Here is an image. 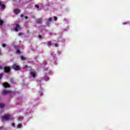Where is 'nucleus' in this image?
<instances>
[{
  "label": "nucleus",
  "instance_id": "7ed1b4c3",
  "mask_svg": "<svg viewBox=\"0 0 130 130\" xmlns=\"http://www.w3.org/2000/svg\"><path fill=\"white\" fill-rule=\"evenodd\" d=\"M4 72L5 73H8L11 72V68L10 67H4Z\"/></svg>",
  "mask_w": 130,
  "mask_h": 130
},
{
  "label": "nucleus",
  "instance_id": "f03ea898",
  "mask_svg": "<svg viewBox=\"0 0 130 130\" xmlns=\"http://www.w3.org/2000/svg\"><path fill=\"white\" fill-rule=\"evenodd\" d=\"M10 117H11V115H5L2 116V119H5V120H9Z\"/></svg>",
  "mask_w": 130,
  "mask_h": 130
},
{
  "label": "nucleus",
  "instance_id": "4468645a",
  "mask_svg": "<svg viewBox=\"0 0 130 130\" xmlns=\"http://www.w3.org/2000/svg\"><path fill=\"white\" fill-rule=\"evenodd\" d=\"M25 57H24V56H21V60H25Z\"/></svg>",
  "mask_w": 130,
  "mask_h": 130
},
{
  "label": "nucleus",
  "instance_id": "dca6fc26",
  "mask_svg": "<svg viewBox=\"0 0 130 130\" xmlns=\"http://www.w3.org/2000/svg\"><path fill=\"white\" fill-rule=\"evenodd\" d=\"M48 21L49 22H52V18H51V17H49L48 18Z\"/></svg>",
  "mask_w": 130,
  "mask_h": 130
},
{
  "label": "nucleus",
  "instance_id": "0eeeda50",
  "mask_svg": "<svg viewBox=\"0 0 130 130\" xmlns=\"http://www.w3.org/2000/svg\"><path fill=\"white\" fill-rule=\"evenodd\" d=\"M37 24H42V18H39L36 20Z\"/></svg>",
  "mask_w": 130,
  "mask_h": 130
},
{
  "label": "nucleus",
  "instance_id": "20e7f679",
  "mask_svg": "<svg viewBox=\"0 0 130 130\" xmlns=\"http://www.w3.org/2000/svg\"><path fill=\"white\" fill-rule=\"evenodd\" d=\"M8 93H12V91L11 90H4L2 92V94L3 95H6L8 94Z\"/></svg>",
  "mask_w": 130,
  "mask_h": 130
},
{
  "label": "nucleus",
  "instance_id": "a878e982",
  "mask_svg": "<svg viewBox=\"0 0 130 130\" xmlns=\"http://www.w3.org/2000/svg\"><path fill=\"white\" fill-rule=\"evenodd\" d=\"M35 7H36V8H38V9L39 8V6L37 5H36Z\"/></svg>",
  "mask_w": 130,
  "mask_h": 130
},
{
  "label": "nucleus",
  "instance_id": "a211bd4d",
  "mask_svg": "<svg viewBox=\"0 0 130 130\" xmlns=\"http://www.w3.org/2000/svg\"><path fill=\"white\" fill-rule=\"evenodd\" d=\"M54 20L55 21H57V17L54 16Z\"/></svg>",
  "mask_w": 130,
  "mask_h": 130
},
{
  "label": "nucleus",
  "instance_id": "423d86ee",
  "mask_svg": "<svg viewBox=\"0 0 130 130\" xmlns=\"http://www.w3.org/2000/svg\"><path fill=\"white\" fill-rule=\"evenodd\" d=\"M18 29H21V26H20L19 24H16L15 31H16V32H18V31H19Z\"/></svg>",
  "mask_w": 130,
  "mask_h": 130
},
{
  "label": "nucleus",
  "instance_id": "1a4fd4ad",
  "mask_svg": "<svg viewBox=\"0 0 130 130\" xmlns=\"http://www.w3.org/2000/svg\"><path fill=\"white\" fill-rule=\"evenodd\" d=\"M21 12V11L19 9H14V14H19V13Z\"/></svg>",
  "mask_w": 130,
  "mask_h": 130
},
{
  "label": "nucleus",
  "instance_id": "6e6552de",
  "mask_svg": "<svg viewBox=\"0 0 130 130\" xmlns=\"http://www.w3.org/2000/svg\"><path fill=\"white\" fill-rule=\"evenodd\" d=\"M30 75L32 77V78H35L36 77V72H30Z\"/></svg>",
  "mask_w": 130,
  "mask_h": 130
},
{
  "label": "nucleus",
  "instance_id": "4be33fe9",
  "mask_svg": "<svg viewBox=\"0 0 130 130\" xmlns=\"http://www.w3.org/2000/svg\"><path fill=\"white\" fill-rule=\"evenodd\" d=\"M23 35V33H22V32H20L19 34V36H22Z\"/></svg>",
  "mask_w": 130,
  "mask_h": 130
},
{
  "label": "nucleus",
  "instance_id": "f8f14e48",
  "mask_svg": "<svg viewBox=\"0 0 130 130\" xmlns=\"http://www.w3.org/2000/svg\"><path fill=\"white\" fill-rule=\"evenodd\" d=\"M22 127V124L19 123L17 125V128H21Z\"/></svg>",
  "mask_w": 130,
  "mask_h": 130
},
{
  "label": "nucleus",
  "instance_id": "39448f33",
  "mask_svg": "<svg viewBox=\"0 0 130 130\" xmlns=\"http://www.w3.org/2000/svg\"><path fill=\"white\" fill-rule=\"evenodd\" d=\"M3 86L4 88H10V85L7 82H5L3 83Z\"/></svg>",
  "mask_w": 130,
  "mask_h": 130
},
{
  "label": "nucleus",
  "instance_id": "2eb2a0df",
  "mask_svg": "<svg viewBox=\"0 0 130 130\" xmlns=\"http://www.w3.org/2000/svg\"><path fill=\"white\" fill-rule=\"evenodd\" d=\"M22 119H23V117H22V116H20V117H19L18 118V120L19 121L22 120Z\"/></svg>",
  "mask_w": 130,
  "mask_h": 130
},
{
  "label": "nucleus",
  "instance_id": "cd10ccee",
  "mask_svg": "<svg viewBox=\"0 0 130 130\" xmlns=\"http://www.w3.org/2000/svg\"><path fill=\"white\" fill-rule=\"evenodd\" d=\"M20 17H21V18L23 17H24V15L21 14V15H20Z\"/></svg>",
  "mask_w": 130,
  "mask_h": 130
},
{
  "label": "nucleus",
  "instance_id": "f3484780",
  "mask_svg": "<svg viewBox=\"0 0 130 130\" xmlns=\"http://www.w3.org/2000/svg\"><path fill=\"white\" fill-rule=\"evenodd\" d=\"M17 53H18V54H20V53H21V51H20V50H17L16 51Z\"/></svg>",
  "mask_w": 130,
  "mask_h": 130
},
{
  "label": "nucleus",
  "instance_id": "ddd939ff",
  "mask_svg": "<svg viewBox=\"0 0 130 130\" xmlns=\"http://www.w3.org/2000/svg\"><path fill=\"white\" fill-rule=\"evenodd\" d=\"M4 107H5V105L3 104H0V108H3Z\"/></svg>",
  "mask_w": 130,
  "mask_h": 130
},
{
  "label": "nucleus",
  "instance_id": "f257e3e1",
  "mask_svg": "<svg viewBox=\"0 0 130 130\" xmlns=\"http://www.w3.org/2000/svg\"><path fill=\"white\" fill-rule=\"evenodd\" d=\"M12 69H13V70H15V71H19L20 68L19 65L17 64H14L12 66Z\"/></svg>",
  "mask_w": 130,
  "mask_h": 130
},
{
  "label": "nucleus",
  "instance_id": "412c9836",
  "mask_svg": "<svg viewBox=\"0 0 130 130\" xmlns=\"http://www.w3.org/2000/svg\"><path fill=\"white\" fill-rule=\"evenodd\" d=\"M2 46H3V47H6V44H3Z\"/></svg>",
  "mask_w": 130,
  "mask_h": 130
},
{
  "label": "nucleus",
  "instance_id": "9d476101",
  "mask_svg": "<svg viewBox=\"0 0 130 130\" xmlns=\"http://www.w3.org/2000/svg\"><path fill=\"white\" fill-rule=\"evenodd\" d=\"M0 7H1V8H2V9L6 8V5L4 4H2V1H0Z\"/></svg>",
  "mask_w": 130,
  "mask_h": 130
},
{
  "label": "nucleus",
  "instance_id": "6ab92c4d",
  "mask_svg": "<svg viewBox=\"0 0 130 130\" xmlns=\"http://www.w3.org/2000/svg\"><path fill=\"white\" fill-rule=\"evenodd\" d=\"M55 47H58V44L55 43Z\"/></svg>",
  "mask_w": 130,
  "mask_h": 130
},
{
  "label": "nucleus",
  "instance_id": "aec40b11",
  "mask_svg": "<svg viewBox=\"0 0 130 130\" xmlns=\"http://www.w3.org/2000/svg\"><path fill=\"white\" fill-rule=\"evenodd\" d=\"M39 38L40 39H41V38H42V36L39 35Z\"/></svg>",
  "mask_w": 130,
  "mask_h": 130
},
{
  "label": "nucleus",
  "instance_id": "c85d7f7f",
  "mask_svg": "<svg viewBox=\"0 0 130 130\" xmlns=\"http://www.w3.org/2000/svg\"><path fill=\"white\" fill-rule=\"evenodd\" d=\"M2 69H3V67L0 66V70H2Z\"/></svg>",
  "mask_w": 130,
  "mask_h": 130
},
{
  "label": "nucleus",
  "instance_id": "5701e85b",
  "mask_svg": "<svg viewBox=\"0 0 130 130\" xmlns=\"http://www.w3.org/2000/svg\"><path fill=\"white\" fill-rule=\"evenodd\" d=\"M28 68V66L27 65H25L24 67V69H27Z\"/></svg>",
  "mask_w": 130,
  "mask_h": 130
},
{
  "label": "nucleus",
  "instance_id": "b1692460",
  "mask_svg": "<svg viewBox=\"0 0 130 130\" xmlns=\"http://www.w3.org/2000/svg\"><path fill=\"white\" fill-rule=\"evenodd\" d=\"M3 78V74H0V79H2Z\"/></svg>",
  "mask_w": 130,
  "mask_h": 130
},
{
  "label": "nucleus",
  "instance_id": "9b49d317",
  "mask_svg": "<svg viewBox=\"0 0 130 130\" xmlns=\"http://www.w3.org/2000/svg\"><path fill=\"white\" fill-rule=\"evenodd\" d=\"M47 45H48V46H49V47H50V46H51V41H49V42H48Z\"/></svg>",
  "mask_w": 130,
  "mask_h": 130
},
{
  "label": "nucleus",
  "instance_id": "bb28decb",
  "mask_svg": "<svg viewBox=\"0 0 130 130\" xmlns=\"http://www.w3.org/2000/svg\"><path fill=\"white\" fill-rule=\"evenodd\" d=\"M24 18H25V19L26 20H27V19H28L27 16H24Z\"/></svg>",
  "mask_w": 130,
  "mask_h": 130
},
{
  "label": "nucleus",
  "instance_id": "393cba45",
  "mask_svg": "<svg viewBox=\"0 0 130 130\" xmlns=\"http://www.w3.org/2000/svg\"><path fill=\"white\" fill-rule=\"evenodd\" d=\"M12 126H13L14 127H15V123H12Z\"/></svg>",
  "mask_w": 130,
  "mask_h": 130
}]
</instances>
